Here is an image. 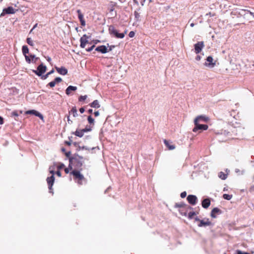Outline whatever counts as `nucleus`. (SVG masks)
<instances>
[{
    "label": "nucleus",
    "instance_id": "8fccbe9b",
    "mask_svg": "<svg viewBox=\"0 0 254 254\" xmlns=\"http://www.w3.org/2000/svg\"><path fill=\"white\" fill-rule=\"evenodd\" d=\"M99 111H95L94 113V115L95 117H98L99 115Z\"/></svg>",
    "mask_w": 254,
    "mask_h": 254
},
{
    "label": "nucleus",
    "instance_id": "39448f33",
    "mask_svg": "<svg viewBox=\"0 0 254 254\" xmlns=\"http://www.w3.org/2000/svg\"><path fill=\"white\" fill-rule=\"evenodd\" d=\"M46 66L44 65L43 64H41L38 66L37 70H33V72L38 76H41L46 71Z\"/></svg>",
    "mask_w": 254,
    "mask_h": 254
},
{
    "label": "nucleus",
    "instance_id": "aec40b11",
    "mask_svg": "<svg viewBox=\"0 0 254 254\" xmlns=\"http://www.w3.org/2000/svg\"><path fill=\"white\" fill-rule=\"evenodd\" d=\"M89 106L92 108H99L100 107L99 101L97 100L93 101L91 103L89 104Z\"/></svg>",
    "mask_w": 254,
    "mask_h": 254
},
{
    "label": "nucleus",
    "instance_id": "f257e3e1",
    "mask_svg": "<svg viewBox=\"0 0 254 254\" xmlns=\"http://www.w3.org/2000/svg\"><path fill=\"white\" fill-rule=\"evenodd\" d=\"M83 162V158L78 155L75 154L69 158V167L72 170L70 174L73 175L74 180L80 185H82V181L85 180L83 175L80 172L82 170Z\"/></svg>",
    "mask_w": 254,
    "mask_h": 254
},
{
    "label": "nucleus",
    "instance_id": "ddd939ff",
    "mask_svg": "<svg viewBox=\"0 0 254 254\" xmlns=\"http://www.w3.org/2000/svg\"><path fill=\"white\" fill-rule=\"evenodd\" d=\"M95 51H97V52H100L102 54H105V53L108 52V50L107 49V48L105 46H104V45H102V46H100L97 47L95 49Z\"/></svg>",
    "mask_w": 254,
    "mask_h": 254
},
{
    "label": "nucleus",
    "instance_id": "412c9836",
    "mask_svg": "<svg viewBox=\"0 0 254 254\" xmlns=\"http://www.w3.org/2000/svg\"><path fill=\"white\" fill-rule=\"evenodd\" d=\"M176 206L177 207H179V208L185 207L187 209H192L191 207H190V206H188L183 203H176Z\"/></svg>",
    "mask_w": 254,
    "mask_h": 254
},
{
    "label": "nucleus",
    "instance_id": "b1692460",
    "mask_svg": "<svg viewBox=\"0 0 254 254\" xmlns=\"http://www.w3.org/2000/svg\"><path fill=\"white\" fill-rule=\"evenodd\" d=\"M22 51L23 54L25 56L29 53V49L28 47L26 45H24L22 48Z\"/></svg>",
    "mask_w": 254,
    "mask_h": 254
},
{
    "label": "nucleus",
    "instance_id": "f704fd0d",
    "mask_svg": "<svg viewBox=\"0 0 254 254\" xmlns=\"http://www.w3.org/2000/svg\"><path fill=\"white\" fill-rule=\"evenodd\" d=\"M61 80H55L49 83V85L50 86V87H53L55 86L56 82H60Z\"/></svg>",
    "mask_w": 254,
    "mask_h": 254
},
{
    "label": "nucleus",
    "instance_id": "9d476101",
    "mask_svg": "<svg viewBox=\"0 0 254 254\" xmlns=\"http://www.w3.org/2000/svg\"><path fill=\"white\" fill-rule=\"evenodd\" d=\"M55 181V177L54 176H51L47 178V182L48 185V188L50 190V192H52V186Z\"/></svg>",
    "mask_w": 254,
    "mask_h": 254
},
{
    "label": "nucleus",
    "instance_id": "393cba45",
    "mask_svg": "<svg viewBox=\"0 0 254 254\" xmlns=\"http://www.w3.org/2000/svg\"><path fill=\"white\" fill-rule=\"evenodd\" d=\"M219 177L222 180H225L227 178V175L223 172H221L219 173Z\"/></svg>",
    "mask_w": 254,
    "mask_h": 254
},
{
    "label": "nucleus",
    "instance_id": "9b49d317",
    "mask_svg": "<svg viewBox=\"0 0 254 254\" xmlns=\"http://www.w3.org/2000/svg\"><path fill=\"white\" fill-rule=\"evenodd\" d=\"M25 114H26L34 115H35V116H36L37 117H38L42 120H43V119H44L43 116L41 113H40L39 112H38V111H37L36 110H34L27 111L25 112Z\"/></svg>",
    "mask_w": 254,
    "mask_h": 254
},
{
    "label": "nucleus",
    "instance_id": "3c124183",
    "mask_svg": "<svg viewBox=\"0 0 254 254\" xmlns=\"http://www.w3.org/2000/svg\"><path fill=\"white\" fill-rule=\"evenodd\" d=\"M79 111L81 114H82L84 112L85 109L84 108H81L79 109Z\"/></svg>",
    "mask_w": 254,
    "mask_h": 254
},
{
    "label": "nucleus",
    "instance_id": "864d4df0",
    "mask_svg": "<svg viewBox=\"0 0 254 254\" xmlns=\"http://www.w3.org/2000/svg\"><path fill=\"white\" fill-rule=\"evenodd\" d=\"M56 174H57L59 177H61V175H61V172H60L59 170H58V171H57V172H56Z\"/></svg>",
    "mask_w": 254,
    "mask_h": 254
},
{
    "label": "nucleus",
    "instance_id": "4c0bfd02",
    "mask_svg": "<svg viewBox=\"0 0 254 254\" xmlns=\"http://www.w3.org/2000/svg\"><path fill=\"white\" fill-rule=\"evenodd\" d=\"M134 35H135V33L133 31H130V32H129V33L128 34V36L130 38L133 37L134 36Z\"/></svg>",
    "mask_w": 254,
    "mask_h": 254
},
{
    "label": "nucleus",
    "instance_id": "bb28decb",
    "mask_svg": "<svg viewBox=\"0 0 254 254\" xmlns=\"http://www.w3.org/2000/svg\"><path fill=\"white\" fill-rule=\"evenodd\" d=\"M134 18L136 20V21H140V14L136 11H135L134 12Z\"/></svg>",
    "mask_w": 254,
    "mask_h": 254
},
{
    "label": "nucleus",
    "instance_id": "c85d7f7f",
    "mask_svg": "<svg viewBox=\"0 0 254 254\" xmlns=\"http://www.w3.org/2000/svg\"><path fill=\"white\" fill-rule=\"evenodd\" d=\"M116 3L115 2H111L110 4V12H111V11H113L114 10V9H115L114 7L116 5Z\"/></svg>",
    "mask_w": 254,
    "mask_h": 254
},
{
    "label": "nucleus",
    "instance_id": "0eeeda50",
    "mask_svg": "<svg viewBox=\"0 0 254 254\" xmlns=\"http://www.w3.org/2000/svg\"><path fill=\"white\" fill-rule=\"evenodd\" d=\"M16 10L12 6H8L3 9L2 12L0 14V17L4 16L5 14H14Z\"/></svg>",
    "mask_w": 254,
    "mask_h": 254
},
{
    "label": "nucleus",
    "instance_id": "0e129e2a",
    "mask_svg": "<svg viewBox=\"0 0 254 254\" xmlns=\"http://www.w3.org/2000/svg\"><path fill=\"white\" fill-rule=\"evenodd\" d=\"M134 3H136V4H138V1L137 0H133Z\"/></svg>",
    "mask_w": 254,
    "mask_h": 254
},
{
    "label": "nucleus",
    "instance_id": "20e7f679",
    "mask_svg": "<svg viewBox=\"0 0 254 254\" xmlns=\"http://www.w3.org/2000/svg\"><path fill=\"white\" fill-rule=\"evenodd\" d=\"M195 127L192 129L193 132H196L198 130H206L208 126L207 125L200 124L199 123H194Z\"/></svg>",
    "mask_w": 254,
    "mask_h": 254
},
{
    "label": "nucleus",
    "instance_id": "7ed1b4c3",
    "mask_svg": "<svg viewBox=\"0 0 254 254\" xmlns=\"http://www.w3.org/2000/svg\"><path fill=\"white\" fill-rule=\"evenodd\" d=\"M195 221H198L199 222L198 224V226L199 227H206L211 225V222L208 218H205L203 220H200L198 217H196L195 218Z\"/></svg>",
    "mask_w": 254,
    "mask_h": 254
},
{
    "label": "nucleus",
    "instance_id": "f8f14e48",
    "mask_svg": "<svg viewBox=\"0 0 254 254\" xmlns=\"http://www.w3.org/2000/svg\"><path fill=\"white\" fill-rule=\"evenodd\" d=\"M187 200L190 204L195 205L197 201V197L194 195H189L187 197Z\"/></svg>",
    "mask_w": 254,
    "mask_h": 254
},
{
    "label": "nucleus",
    "instance_id": "2eb2a0df",
    "mask_svg": "<svg viewBox=\"0 0 254 254\" xmlns=\"http://www.w3.org/2000/svg\"><path fill=\"white\" fill-rule=\"evenodd\" d=\"M202 206L204 208H207L210 205V200L209 198H205L203 199L201 203Z\"/></svg>",
    "mask_w": 254,
    "mask_h": 254
},
{
    "label": "nucleus",
    "instance_id": "13d9d810",
    "mask_svg": "<svg viewBox=\"0 0 254 254\" xmlns=\"http://www.w3.org/2000/svg\"><path fill=\"white\" fill-rule=\"evenodd\" d=\"M200 58H201V57H200V56H197L196 57L195 59H196V60H197V61H199V60H200Z\"/></svg>",
    "mask_w": 254,
    "mask_h": 254
},
{
    "label": "nucleus",
    "instance_id": "37998d69",
    "mask_svg": "<svg viewBox=\"0 0 254 254\" xmlns=\"http://www.w3.org/2000/svg\"><path fill=\"white\" fill-rule=\"evenodd\" d=\"M187 195V192L186 191L182 192L181 193V197L182 198H185Z\"/></svg>",
    "mask_w": 254,
    "mask_h": 254
},
{
    "label": "nucleus",
    "instance_id": "4be33fe9",
    "mask_svg": "<svg viewBox=\"0 0 254 254\" xmlns=\"http://www.w3.org/2000/svg\"><path fill=\"white\" fill-rule=\"evenodd\" d=\"M84 132L82 129H76L74 132V134L79 137H82L84 135Z\"/></svg>",
    "mask_w": 254,
    "mask_h": 254
},
{
    "label": "nucleus",
    "instance_id": "49530a36",
    "mask_svg": "<svg viewBox=\"0 0 254 254\" xmlns=\"http://www.w3.org/2000/svg\"><path fill=\"white\" fill-rule=\"evenodd\" d=\"M82 130H83L84 132H87V131H90L91 130V128L85 127V128L82 129Z\"/></svg>",
    "mask_w": 254,
    "mask_h": 254
},
{
    "label": "nucleus",
    "instance_id": "4d7b16f0",
    "mask_svg": "<svg viewBox=\"0 0 254 254\" xmlns=\"http://www.w3.org/2000/svg\"><path fill=\"white\" fill-rule=\"evenodd\" d=\"M114 47H115V46H112H112H109V49L108 52H109V51H112V49H113Z\"/></svg>",
    "mask_w": 254,
    "mask_h": 254
},
{
    "label": "nucleus",
    "instance_id": "ea45409f",
    "mask_svg": "<svg viewBox=\"0 0 254 254\" xmlns=\"http://www.w3.org/2000/svg\"><path fill=\"white\" fill-rule=\"evenodd\" d=\"M94 47H95V45H93L91 47L86 49V51L87 52H91L94 49Z\"/></svg>",
    "mask_w": 254,
    "mask_h": 254
},
{
    "label": "nucleus",
    "instance_id": "473e14b6",
    "mask_svg": "<svg viewBox=\"0 0 254 254\" xmlns=\"http://www.w3.org/2000/svg\"><path fill=\"white\" fill-rule=\"evenodd\" d=\"M26 42L29 45L33 46V42L31 38H27L26 39Z\"/></svg>",
    "mask_w": 254,
    "mask_h": 254
},
{
    "label": "nucleus",
    "instance_id": "72a5a7b5",
    "mask_svg": "<svg viewBox=\"0 0 254 254\" xmlns=\"http://www.w3.org/2000/svg\"><path fill=\"white\" fill-rule=\"evenodd\" d=\"M235 254H250L248 253L242 252L240 250H237L236 251Z\"/></svg>",
    "mask_w": 254,
    "mask_h": 254
},
{
    "label": "nucleus",
    "instance_id": "bf43d9fd",
    "mask_svg": "<svg viewBox=\"0 0 254 254\" xmlns=\"http://www.w3.org/2000/svg\"><path fill=\"white\" fill-rule=\"evenodd\" d=\"M65 143L66 144H67V145H68V146H69V145H71V143H70V142H69V141H66L65 142Z\"/></svg>",
    "mask_w": 254,
    "mask_h": 254
},
{
    "label": "nucleus",
    "instance_id": "a19ab883",
    "mask_svg": "<svg viewBox=\"0 0 254 254\" xmlns=\"http://www.w3.org/2000/svg\"><path fill=\"white\" fill-rule=\"evenodd\" d=\"M30 57L32 59V61H33L34 59H35V60H37L38 59V58H36L34 55H30ZM36 62V61H34V62Z\"/></svg>",
    "mask_w": 254,
    "mask_h": 254
},
{
    "label": "nucleus",
    "instance_id": "de8ad7c7",
    "mask_svg": "<svg viewBox=\"0 0 254 254\" xmlns=\"http://www.w3.org/2000/svg\"><path fill=\"white\" fill-rule=\"evenodd\" d=\"M54 72V69H52V70H51L50 71H49L48 73H47L46 74V77H45V78H46L48 77V75L52 74V73H53Z\"/></svg>",
    "mask_w": 254,
    "mask_h": 254
},
{
    "label": "nucleus",
    "instance_id": "5fc2aeb1",
    "mask_svg": "<svg viewBox=\"0 0 254 254\" xmlns=\"http://www.w3.org/2000/svg\"><path fill=\"white\" fill-rule=\"evenodd\" d=\"M146 0H140V4L142 6H143L144 4V2H145Z\"/></svg>",
    "mask_w": 254,
    "mask_h": 254
},
{
    "label": "nucleus",
    "instance_id": "f03ea898",
    "mask_svg": "<svg viewBox=\"0 0 254 254\" xmlns=\"http://www.w3.org/2000/svg\"><path fill=\"white\" fill-rule=\"evenodd\" d=\"M109 33L111 35L115 36L117 38L122 39L125 37V34H126L127 32L125 31V33H119L117 30H116L113 26L111 25L109 28Z\"/></svg>",
    "mask_w": 254,
    "mask_h": 254
},
{
    "label": "nucleus",
    "instance_id": "e2e57ef3",
    "mask_svg": "<svg viewBox=\"0 0 254 254\" xmlns=\"http://www.w3.org/2000/svg\"><path fill=\"white\" fill-rule=\"evenodd\" d=\"M67 121H68V123H70V122L71 123H72V121H70V120L69 119V117H68V118H67Z\"/></svg>",
    "mask_w": 254,
    "mask_h": 254
},
{
    "label": "nucleus",
    "instance_id": "6e6552de",
    "mask_svg": "<svg viewBox=\"0 0 254 254\" xmlns=\"http://www.w3.org/2000/svg\"><path fill=\"white\" fill-rule=\"evenodd\" d=\"M194 50H195V53L198 54L201 51V50H202V48L204 47V45L203 42L201 41V42H198L197 43L194 44Z\"/></svg>",
    "mask_w": 254,
    "mask_h": 254
},
{
    "label": "nucleus",
    "instance_id": "79ce46f5",
    "mask_svg": "<svg viewBox=\"0 0 254 254\" xmlns=\"http://www.w3.org/2000/svg\"><path fill=\"white\" fill-rule=\"evenodd\" d=\"M64 167V164H60V165H59L58 166L57 168H58V169L59 170L63 169Z\"/></svg>",
    "mask_w": 254,
    "mask_h": 254
},
{
    "label": "nucleus",
    "instance_id": "cd10ccee",
    "mask_svg": "<svg viewBox=\"0 0 254 254\" xmlns=\"http://www.w3.org/2000/svg\"><path fill=\"white\" fill-rule=\"evenodd\" d=\"M223 197L225 199L229 200L232 198V195L225 193L223 195Z\"/></svg>",
    "mask_w": 254,
    "mask_h": 254
},
{
    "label": "nucleus",
    "instance_id": "5701e85b",
    "mask_svg": "<svg viewBox=\"0 0 254 254\" xmlns=\"http://www.w3.org/2000/svg\"><path fill=\"white\" fill-rule=\"evenodd\" d=\"M69 114H72L74 117H77L78 114L76 108L75 107H72L71 110L69 111Z\"/></svg>",
    "mask_w": 254,
    "mask_h": 254
},
{
    "label": "nucleus",
    "instance_id": "052dcab7",
    "mask_svg": "<svg viewBox=\"0 0 254 254\" xmlns=\"http://www.w3.org/2000/svg\"><path fill=\"white\" fill-rule=\"evenodd\" d=\"M92 112H93L92 109H89V110H88V112L89 114H92Z\"/></svg>",
    "mask_w": 254,
    "mask_h": 254
},
{
    "label": "nucleus",
    "instance_id": "a18cd8bd",
    "mask_svg": "<svg viewBox=\"0 0 254 254\" xmlns=\"http://www.w3.org/2000/svg\"><path fill=\"white\" fill-rule=\"evenodd\" d=\"M69 170H71L69 167L68 168L64 169V172L66 174H68L69 172Z\"/></svg>",
    "mask_w": 254,
    "mask_h": 254
},
{
    "label": "nucleus",
    "instance_id": "680f3d73",
    "mask_svg": "<svg viewBox=\"0 0 254 254\" xmlns=\"http://www.w3.org/2000/svg\"><path fill=\"white\" fill-rule=\"evenodd\" d=\"M54 79H55V80H61V79H62V78L61 77H55L54 78Z\"/></svg>",
    "mask_w": 254,
    "mask_h": 254
},
{
    "label": "nucleus",
    "instance_id": "4468645a",
    "mask_svg": "<svg viewBox=\"0 0 254 254\" xmlns=\"http://www.w3.org/2000/svg\"><path fill=\"white\" fill-rule=\"evenodd\" d=\"M56 69L58 72L62 75H65L67 73V70L64 67H56Z\"/></svg>",
    "mask_w": 254,
    "mask_h": 254
},
{
    "label": "nucleus",
    "instance_id": "dca6fc26",
    "mask_svg": "<svg viewBox=\"0 0 254 254\" xmlns=\"http://www.w3.org/2000/svg\"><path fill=\"white\" fill-rule=\"evenodd\" d=\"M221 213V211L217 207L213 208L211 212V216L212 218H216L217 214H220Z\"/></svg>",
    "mask_w": 254,
    "mask_h": 254
},
{
    "label": "nucleus",
    "instance_id": "c9c22d12",
    "mask_svg": "<svg viewBox=\"0 0 254 254\" xmlns=\"http://www.w3.org/2000/svg\"><path fill=\"white\" fill-rule=\"evenodd\" d=\"M11 116L17 117L18 116V114L17 111H14L11 113Z\"/></svg>",
    "mask_w": 254,
    "mask_h": 254
},
{
    "label": "nucleus",
    "instance_id": "423d86ee",
    "mask_svg": "<svg viewBox=\"0 0 254 254\" xmlns=\"http://www.w3.org/2000/svg\"><path fill=\"white\" fill-rule=\"evenodd\" d=\"M209 120L208 117L203 115L197 116L194 120V123H207Z\"/></svg>",
    "mask_w": 254,
    "mask_h": 254
},
{
    "label": "nucleus",
    "instance_id": "a878e982",
    "mask_svg": "<svg viewBox=\"0 0 254 254\" xmlns=\"http://www.w3.org/2000/svg\"><path fill=\"white\" fill-rule=\"evenodd\" d=\"M77 14H78V17L79 19V20H82L84 19V16L83 14L81 13V11L80 9H78L76 11Z\"/></svg>",
    "mask_w": 254,
    "mask_h": 254
},
{
    "label": "nucleus",
    "instance_id": "7c9ffc66",
    "mask_svg": "<svg viewBox=\"0 0 254 254\" xmlns=\"http://www.w3.org/2000/svg\"><path fill=\"white\" fill-rule=\"evenodd\" d=\"M87 120L90 124H94V120L92 118L91 116L88 117Z\"/></svg>",
    "mask_w": 254,
    "mask_h": 254
},
{
    "label": "nucleus",
    "instance_id": "6ab92c4d",
    "mask_svg": "<svg viewBox=\"0 0 254 254\" xmlns=\"http://www.w3.org/2000/svg\"><path fill=\"white\" fill-rule=\"evenodd\" d=\"M206 61L207 62H208V63L207 64V63H205V64L206 65H209L211 67H213L215 63H213V59L211 56L208 57L206 59Z\"/></svg>",
    "mask_w": 254,
    "mask_h": 254
},
{
    "label": "nucleus",
    "instance_id": "69168bd1",
    "mask_svg": "<svg viewBox=\"0 0 254 254\" xmlns=\"http://www.w3.org/2000/svg\"><path fill=\"white\" fill-rule=\"evenodd\" d=\"M47 60L48 61H50L51 60V58L50 57H48V59H47Z\"/></svg>",
    "mask_w": 254,
    "mask_h": 254
},
{
    "label": "nucleus",
    "instance_id": "c756f323",
    "mask_svg": "<svg viewBox=\"0 0 254 254\" xmlns=\"http://www.w3.org/2000/svg\"><path fill=\"white\" fill-rule=\"evenodd\" d=\"M196 213L194 212H190L188 214V218L190 219L193 218L194 215H196Z\"/></svg>",
    "mask_w": 254,
    "mask_h": 254
},
{
    "label": "nucleus",
    "instance_id": "09e8293b",
    "mask_svg": "<svg viewBox=\"0 0 254 254\" xmlns=\"http://www.w3.org/2000/svg\"><path fill=\"white\" fill-rule=\"evenodd\" d=\"M49 169H50V173L52 174V176H54L55 171L53 170H51V167L49 168Z\"/></svg>",
    "mask_w": 254,
    "mask_h": 254
},
{
    "label": "nucleus",
    "instance_id": "c03bdc74",
    "mask_svg": "<svg viewBox=\"0 0 254 254\" xmlns=\"http://www.w3.org/2000/svg\"><path fill=\"white\" fill-rule=\"evenodd\" d=\"M80 22L82 26H84L85 25V21L84 19L80 20Z\"/></svg>",
    "mask_w": 254,
    "mask_h": 254
},
{
    "label": "nucleus",
    "instance_id": "338daca9",
    "mask_svg": "<svg viewBox=\"0 0 254 254\" xmlns=\"http://www.w3.org/2000/svg\"><path fill=\"white\" fill-rule=\"evenodd\" d=\"M193 26H194V24L193 23L190 24V26L191 27H193Z\"/></svg>",
    "mask_w": 254,
    "mask_h": 254
},
{
    "label": "nucleus",
    "instance_id": "6e6d98bb",
    "mask_svg": "<svg viewBox=\"0 0 254 254\" xmlns=\"http://www.w3.org/2000/svg\"><path fill=\"white\" fill-rule=\"evenodd\" d=\"M250 67L252 70H254V64H253L252 65H250Z\"/></svg>",
    "mask_w": 254,
    "mask_h": 254
},
{
    "label": "nucleus",
    "instance_id": "58836bf2",
    "mask_svg": "<svg viewBox=\"0 0 254 254\" xmlns=\"http://www.w3.org/2000/svg\"><path fill=\"white\" fill-rule=\"evenodd\" d=\"M243 11L244 12H249L254 18V12H251L250 10H247V9H244V10H243Z\"/></svg>",
    "mask_w": 254,
    "mask_h": 254
},
{
    "label": "nucleus",
    "instance_id": "1a4fd4ad",
    "mask_svg": "<svg viewBox=\"0 0 254 254\" xmlns=\"http://www.w3.org/2000/svg\"><path fill=\"white\" fill-rule=\"evenodd\" d=\"M89 37L86 34H84L80 39V46L82 48H84L87 43H88V39Z\"/></svg>",
    "mask_w": 254,
    "mask_h": 254
},
{
    "label": "nucleus",
    "instance_id": "2f4dec72",
    "mask_svg": "<svg viewBox=\"0 0 254 254\" xmlns=\"http://www.w3.org/2000/svg\"><path fill=\"white\" fill-rule=\"evenodd\" d=\"M87 98V95H84V96H80L79 97V102H83Z\"/></svg>",
    "mask_w": 254,
    "mask_h": 254
},
{
    "label": "nucleus",
    "instance_id": "603ef678",
    "mask_svg": "<svg viewBox=\"0 0 254 254\" xmlns=\"http://www.w3.org/2000/svg\"><path fill=\"white\" fill-rule=\"evenodd\" d=\"M2 124H3V119L1 116H0V125Z\"/></svg>",
    "mask_w": 254,
    "mask_h": 254
},
{
    "label": "nucleus",
    "instance_id": "e433bc0d",
    "mask_svg": "<svg viewBox=\"0 0 254 254\" xmlns=\"http://www.w3.org/2000/svg\"><path fill=\"white\" fill-rule=\"evenodd\" d=\"M24 56L25 58L26 61L29 64L30 63L31 61L30 58L28 56H27V55H26Z\"/></svg>",
    "mask_w": 254,
    "mask_h": 254
},
{
    "label": "nucleus",
    "instance_id": "a211bd4d",
    "mask_svg": "<svg viewBox=\"0 0 254 254\" xmlns=\"http://www.w3.org/2000/svg\"><path fill=\"white\" fill-rule=\"evenodd\" d=\"M164 143L165 145L167 146L169 150H173L175 148V145L173 144H171L169 141L166 139L164 140Z\"/></svg>",
    "mask_w": 254,
    "mask_h": 254
},
{
    "label": "nucleus",
    "instance_id": "774afa93",
    "mask_svg": "<svg viewBox=\"0 0 254 254\" xmlns=\"http://www.w3.org/2000/svg\"><path fill=\"white\" fill-rule=\"evenodd\" d=\"M37 25V24H36L34 25V26L33 27V29L35 28L36 27Z\"/></svg>",
    "mask_w": 254,
    "mask_h": 254
},
{
    "label": "nucleus",
    "instance_id": "f3484780",
    "mask_svg": "<svg viewBox=\"0 0 254 254\" xmlns=\"http://www.w3.org/2000/svg\"><path fill=\"white\" fill-rule=\"evenodd\" d=\"M77 89V87L75 86H69L65 90V93L67 95H69L71 94L72 91H75Z\"/></svg>",
    "mask_w": 254,
    "mask_h": 254
}]
</instances>
